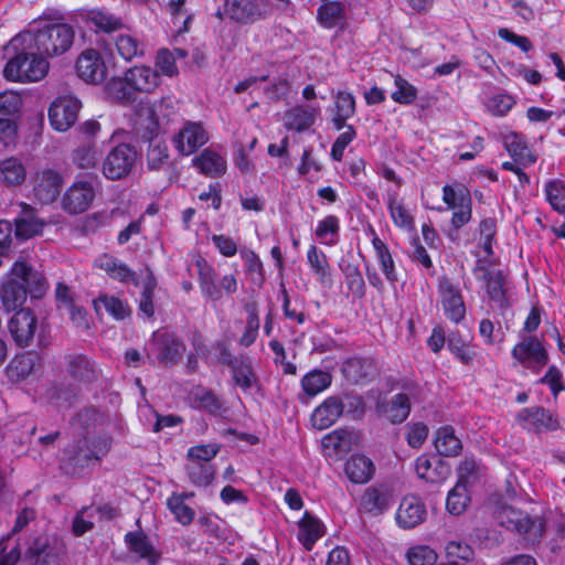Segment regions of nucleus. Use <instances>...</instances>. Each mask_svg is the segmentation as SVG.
<instances>
[{"label": "nucleus", "mask_w": 565, "mask_h": 565, "mask_svg": "<svg viewBox=\"0 0 565 565\" xmlns=\"http://www.w3.org/2000/svg\"><path fill=\"white\" fill-rule=\"evenodd\" d=\"M319 114V106L296 105L285 111L282 125L288 130L302 132L313 126Z\"/></svg>", "instance_id": "22"}, {"label": "nucleus", "mask_w": 565, "mask_h": 565, "mask_svg": "<svg viewBox=\"0 0 565 565\" xmlns=\"http://www.w3.org/2000/svg\"><path fill=\"white\" fill-rule=\"evenodd\" d=\"M81 107V102L74 96L58 97L49 109L51 126L62 132L68 130L76 122Z\"/></svg>", "instance_id": "9"}, {"label": "nucleus", "mask_w": 565, "mask_h": 565, "mask_svg": "<svg viewBox=\"0 0 565 565\" xmlns=\"http://www.w3.org/2000/svg\"><path fill=\"white\" fill-rule=\"evenodd\" d=\"M518 420L523 428L537 434L559 428L558 419L550 411L539 406L521 409L518 414Z\"/></svg>", "instance_id": "16"}, {"label": "nucleus", "mask_w": 565, "mask_h": 565, "mask_svg": "<svg viewBox=\"0 0 565 565\" xmlns=\"http://www.w3.org/2000/svg\"><path fill=\"white\" fill-rule=\"evenodd\" d=\"M62 552L58 539L42 533L30 539L24 557L30 565H58Z\"/></svg>", "instance_id": "6"}, {"label": "nucleus", "mask_w": 565, "mask_h": 565, "mask_svg": "<svg viewBox=\"0 0 565 565\" xmlns=\"http://www.w3.org/2000/svg\"><path fill=\"white\" fill-rule=\"evenodd\" d=\"M76 73L86 83H102L106 77V65L100 54L94 49L83 51L76 61Z\"/></svg>", "instance_id": "13"}, {"label": "nucleus", "mask_w": 565, "mask_h": 565, "mask_svg": "<svg viewBox=\"0 0 565 565\" xmlns=\"http://www.w3.org/2000/svg\"><path fill=\"white\" fill-rule=\"evenodd\" d=\"M157 353L158 361L163 365L177 363L185 351V347L173 334L157 331L149 343Z\"/></svg>", "instance_id": "12"}, {"label": "nucleus", "mask_w": 565, "mask_h": 565, "mask_svg": "<svg viewBox=\"0 0 565 565\" xmlns=\"http://www.w3.org/2000/svg\"><path fill=\"white\" fill-rule=\"evenodd\" d=\"M544 191L546 200L553 210L565 214V180L555 179L546 182Z\"/></svg>", "instance_id": "51"}, {"label": "nucleus", "mask_w": 565, "mask_h": 565, "mask_svg": "<svg viewBox=\"0 0 565 565\" xmlns=\"http://www.w3.org/2000/svg\"><path fill=\"white\" fill-rule=\"evenodd\" d=\"M345 475L353 483H365L374 475L372 460L362 455H353L345 462Z\"/></svg>", "instance_id": "33"}, {"label": "nucleus", "mask_w": 565, "mask_h": 565, "mask_svg": "<svg viewBox=\"0 0 565 565\" xmlns=\"http://www.w3.org/2000/svg\"><path fill=\"white\" fill-rule=\"evenodd\" d=\"M233 377L237 386L243 391L250 390L256 383V375L248 364H238L233 367Z\"/></svg>", "instance_id": "63"}, {"label": "nucleus", "mask_w": 565, "mask_h": 565, "mask_svg": "<svg viewBox=\"0 0 565 565\" xmlns=\"http://www.w3.org/2000/svg\"><path fill=\"white\" fill-rule=\"evenodd\" d=\"M392 503L393 495L387 487L371 486L363 491L359 500V511L377 516L387 511Z\"/></svg>", "instance_id": "14"}, {"label": "nucleus", "mask_w": 565, "mask_h": 565, "mask_svg": "<svg viewBox=\"0 0 565 565\" xmlns=\"http://www.w3.org/2000/svg\"><path fill=\"white\" fill-rule=\"evenodd\" d=\"M443 201L448 210L457 209L472 202L469 192L463 188L445 185L443 188Z\"/></svg>", "instance_id": "58"}, {"label": "nucleus", "mask_w": 565, "mask_h": 565, "mask_svg": "<svg viewBox=\"0 0 565 565\" xmlns=\"http://www.w3.org/2000/svg\"><path fill=\"white\" fill-rule=\"evenodd\" d=\"M209 141V132L202 122L185 121L182 128L173 136L172 143L182 156L194 153Z\"/></svg>", "instance_id": "8"}, {"label": "nucleus", "mask_w": 565, "mask_h": 565, "mask_svg": "<svg viewBox=\"0 0 565 565\" xmlns=\"http://www.w3.org/2000/svg\"><path fill=\"white\" fill-rule=\"evenodd\" d=\"M44 223L36 217L34 210L22 204L21 214L15 218V236L21 239H29L42 232Z\"/></svg>", "instance_id": "32"}, {"label": "nucleus", "mask_w": 565, "mask_h": 565, "mask_svg": "<svg viewBox=\"0 0 565 565\" xmlns=\"http://www.w3.org/2000/svg\"><path fill=\"white\" fill-rule=\"evenodd\" d=\"M111 443L109 435H87L70 444L65 449V456L71 465L88 467L108 454Z\"/></svg>", "instance_id": "4"}, {"label": "nucleus", "mask_w": 565, "mask_h": 565, "mask_svg": "<svg viewBox=\"0 0 565 565\" xmlns=\"http://www.w3.org/2000/svg\"><path fill=\"white\" fill-rule=\"evenodd\" d=\"M26 296L28 292L21 279L13 277L10 273L0 290V298L4 309L7 311L15 310L25 302Z\"/></svg>", "instance_id": "29"}, {"label": "nucleus", "mask_w": 565, "mask_h": 565, "mask_svg": "<svg viewBox=\"0 0 565 565\" xmlns=\"http://www.w3.org/2000/svg\"><path fill=\"white\" fill-rule=\"evenodd\" d=\"M75 32L67 23H50L33 31H25L12 39L18 49H35L45 58L58 56L67 52L74 42Z\"/></svg>", "instance_id": "1"}, {"label": "nucleus", "mask_w": 565, "mask_h": 565, "mask_svg": "<svg viewBox=\"0 0 565 565\" xmlns=\"http://www.w3.org/2000/svg\"><path fill=\"white\" fill-rule=\"evenodd\" d=\"M167 505L179 523L189 525L193 521L194 511L185 503L184 495H171Z\"/></svg>", "instance_id": "54"}, {"label": "nucleus", "mask_w": 565, "mask_h": 565, "mask_svg": "<svg viewBox=\"0 0 565 565\" xmlns=\"http://www.w3.org/2000/svg\"><path fill=\"white\" fill-rule=\"evenodd\" d=\"M95 309L98 311L102 307L115 319L121 320L129 315V308L118 298L100 295L94 300Z\"/></svg>", "instance_id": "53"}, {"label": "nucleus", "mask_w": 565, "mask_h": 565, "mask_svg": "<svg viewBox=\"0 0 565 565\" xmlns=\"http://www.w3.org/2000/svg\"><path fill=\"white\" fill-rule=\"evenodd\" d=\"M497 519L499 523L508 530L519 533L533 532L535 539L542 535L543 524L541 520H532L526 513L514 507H502L497 513Z\"/></svg>", "instance_id": "10"}, {"label": "nucleus", "mask_w": 565, "mask_h": 565, "mask_svg": "<svg viewBox=\"0 0 565 565\" xmlns=\"http://www.w3.org/2000/svg\"><path fill=\"white\" fill-rule=\"evenodd\" d=\"M326 456H340L351 450L352 434L345 429H337L326 435L321 440Z\"/></svg>", "instance_id": "35"}, {"label": "nucleus", "mask_w": 565, "mask_h": 565, "mask_svg": "<svg viewBox=\"0 0 565 565\" xmlns=\"http://www.w3.org/2000/svg\"><path fill=\"white\" fill-rule=\"evenodd\" d=\"M307 259L311 270L318 277V280L326 287L332 286L331 268L327 256L316 246H310L307 252Z\"/></svg>", "instance_id": "40"}, {"label": "nucleus", "mask_w": 565, "mask_h": 565, "mask_svg": "<svg viewBox=\"0 0 565 565\" xmlns=\"http://www.w3.org/2000/svg\"><path fill=\"white\" fill-rule=\"evenodd\" d=\"M370 232L372 234V245L375 250L376 258L380 263L383 274L385 275L388 281H397L395 264L387 245L376 235L375 231L372 227L370 228Z\"/></svg>", "instance_id": "39"}, {"label": "nucleus", "mask_w": 565, "mask_h": 565, "mask_svg": "<svg viewBox=\"0 0 565 565\" xmlns=\"http://www.w3.org/2000/svg\"><path fill=\"white\" fill-rule=\"evenodd\" d=\"M387 209L395 226L411 231L414 228V217L405 205L397 199L396 193L387 194Z\"/></svg>", "instance_id": "41"}, {"label": "nucleus", "mask_w": 565, "mask_h": 565, "mask_svg": "<svg viewBox=\"0 0 565 565\" xmlns=\"http://www.w3.org/2000/svg\"><path fill=\"white\" fill-rule=\"evenodd\" d=\"M169 162V150L164 142H151L147 152V164L150 170L163 169Z\"/></svg>", "instance_id": "56"}, {"label": "nucleus", "mask_w": 565, "mask_h": 565, "mask_svg": "<svg viewBox=\"0 0 565 565\" xmlns=\"http://www.w3.org/2000/svg\"><path fill=\"white\" fill-rule=\"evenodd\" d=\"M36 360V355L32 353L15 356L8 367L9 376L14 381L26 379L33 372Z\"/></svg>", "instance_id": "49"}, {"label": "nucleus", "mask_w": 565, "mask_h": 565, "mask_svg": "<svg viewBox=\"0 0 565 565\" xmlns=\"http://www.w3.org/2000/svg\"><path fill=\"white\" fill-rule=\"evenodd\" d=\"M348 3L344 0H320L317 20L326 29L343 26L347 23Z\"/></svg>", "instance_id": "25"}, {"label": "nucleus", "mask_w": 565, "mask_h": 565, "mask_svg": "<svg viewBox=\"0 0 565 565\" xmlns=\"http://www.w3.org/2000/svg\"><path fill=\"white\" fill-rule=\"evenodd\" d=\"M68 372L73 377L90 382L97 377L98 371L95 364L85 355H73L68 361Z\"/></svg>", "instance_id": "46"}, {"label": "nucleus", "mask_w": 565, "mask_h": 565, "mask_svg": "<svg viewBox=\"0 0 565 565\" xmlns=\"http://www.w3.org/2000/svg\"><path fill=\"white\" fill-rule=\"evenodd\" d=\"M343 407L344 405L340 397H328L313 411L311 415L312 426L319 430L329 428L341 416Z\"/></svg>", "instance_id": "27"}, {"label": "nucleus", "mask_w": 565, "mask_h": 565, "mask_svg": "<svg viewBox=\"0 0 565 565\" xmlns=\"http://www.w3.org/2000/svg\"><path fill=\"white\" fill-rule=\"evenodd\" d=\"M11 275L21 279L26 292L34 299H41L45 296L49 284L40 271L33 270L23 260H15L11 267Z\"/></svg>", "instance_id": "20"}, {"label": "nucleus", "mask_w": 565, "mask_h": 565, "mask_svg": "<svg viewBox=\"0 0 565 565\" xmlns=\"http://www.w3.org/2000/svg\"><path fill=\"white\" fill-rule=\"evenodd\" d=\"M355 113V99L352 94L339 92L335 95V113L332 121L338 130L345 127V121Z\"/></svg>", "instance_id": "42"}, {"label": "nucleus", "mask_w": 565, "mask_h": 565, "mask_svg": "<svg viewBox=\"0 0 565 565\" xmlns=\"http://www.w3.org/2000/svg\"><path fill=\"white\" fill-rule=\"evenodd\" d=\"M435 448L441 456L451 457L460 454L462 445L454 428L444 426L436 433Z\"/></svg>", "instance_id": "38"}, {"label": "nucleus", "mask_w": 565, "mask_h": 565, "mask_svg": "<svg viewBox=\"0 0 565 565\" xmlns=\"http://www.w3.org/2000/svg\"><path fill=\"white\" fill-rule=\"evenodd\" d=\"M218 451L220 446L214 443L196 445L188 449L186 459L188 461L209 463L214 457H216Z\"/></svg>", "instance_id": "61"}, {"label": "nucleus", "mask_w": 565, "mask_h": 565, "mask_svg": "<svg viewBox=\"0 0 565 565\" xmlns=\"http://www.w3.org/2000/svg\"><path fill=\"white\" fill-rule=\"evenodd\" d=\"M86 21L90 22L97 30L111 33L124 28L121 18L104 10H90L86 14Z\"/></svg>", "instance_id": "44"}, {"label": "nucleus", "mask_w": 565, "mask_h": 565, "mask_svg": "<svg viewBox=\"0 0 565 565\" xmlns=\"http://www.w3.org/2000/svg\"><path fill=\"white\" fill-rule=\"evenodd\" d=\"M8 49L14 52V56L7 62L3 70V76L8 81L31 83L41 81L46 76L50 64L35 49L14 47L12 40Z\"/></svg>", "instance_id": "3"}, {"label": "nucleus", "mask_w": 565, "mask_h": 565, "mask_svg": "<svg viewBox=\"0 0 565 565\" xmlns=\"http://www.w3.org/2000/svg\"><path fill=\"white\" fill-rule=\"evenodd\" d=\"M95 265L106 271L108 276L119 281H128L134 276L122 262L110 255H102L95 260Z\"/></svg>", "instance_id": "45"}, {"label": "nucleus", "mask_w": 565, "mask_h": 565, "mask_svg": "<svg viewBox=\"0 0 565 565\" xmlns=\"http://www.w3.org/2000/svg\"><path fill=\"white\" fill-rule=\"evenodd\" d=\"M340 268L350 292L358 298H362L365 294V282L358 265L342 260Z\"/></svg>", "instance_id": "48"}, {"label": "nucleus", "mask_w": 565, "mask_h": 565, "mask_svg": "<svg viewBox=\"0 0 565 565\" xmlns=\"http://www.w3.org/2000/svg\"><path fill=\"white\" fill-rule=\"evenodd\" d=\"M185 469L190 481L196 487H206L214 478V469L210 463L188 461Z\"/></svg>", "instance_id": "52"}, {"label": "nucleus", "mask_w": 565, "mask_h": 565, "mask_svg": "<svg viewBox=\"0 0 565 565\" xmlns=\"http://www.w3.org/2000/svg\"><path fill=\"white\" fill-rule=\"evenodd\" d=\"M514 104L515 100L511 95L498 94L489 99L488 109L492 115L503 117L512 109Z\"/></svg>", "instance_id": "64"}, {"label": "nucleus", "mask_w": 565, "mask_h": 565, "mask_svg": "<svg viewBox=\"0 0 565 565\" xmlns=\"http://www.w3.org/2000/svg\"><path fill=\"white\" fill-rule=\"evenodd\" d=\"M115 47L118 55L129 62L145 54V45L131 34H119L115 39Z\"/></svg>", "instance_id": "43"}, {"label": "nucleus", "mask_w": 565, "mask_h": 565, "mask_svg": "<svg viewBox=\"0 0 565 565\" xmlns=\"http://www.w3.org/2000/svg\"><path fill=\"white\" fill-rule=\"evenodd\" d=\"M473 274L478 280L486 281V292L491 301L497 303L500 308L508 306L504 276L501 270L490 269L484 265H478Z\"/></svg>", "instance_id": "18"}, {"label": "nucleus", "mask_w": 565, "mask_h": 565, "mask_svg": "<svg viewBox=\"0 0 565 565\" xmlns=\"http://www.w3.org/2000/svg\"><path fill=\"white\" fill-rule=\"evenodd\" d=\"M446 555L451 563L455 564V561L461 559L465 562H469L473 558V550L469 544L462 541H450L445 546Z\"/></svg>", "instance_id": "62"}, {"label": "nucleus", "mask_w": 565, "mask_h": 565, "mask_svg": "<svg viewBox=\"0 0 565 565\" xmlns=\"http://www.w3.org/2000/svg\"><path fill=\"white\" fill-rule=\"evenodd\" d=\"M136 160V149L127 143H120L104 159L103 173L107 179L119 180L130 173Z\"/></svg>", "instance_id": "7"}, {"label": "nucleus", "mask_w": 565, "mask_h": 565, "mask_svg": "<svg viewBox=\"0 0 565 565\" xmlns=\"http://www.w3.org/2000/svg\"><path fill=\"white\" fill-rule=\"evenodd\" d=\"M406 557L409 565H434L437 561L435 551L426 545L411 547Z\"/></svg>", "instance_id": "59"}, {"label": "nucleus", "mask_w": 565, "mask_h": 565, "mask_svg": "<svg viewBox=\"0 0 565 565\" xmlns=\"http://www.w3.org/2000/svg\"><path fill=\"white\" fill-rule=\"evenodd\" d=\"M124 541L130 553L140 559H145L149 565H157L160 561L161 553L142 531L126 533Z\"/></svg>", "instance_id": "23"}, {"label": "nucleus", "mask_w": 565, "mask_h": 565, "mask_svg": "<svg viewBox=\"0 0 565 565\" xmlns=\"http://www.w3.org/2000/svg\"><path fill=\"white\" fill-rule=\"evenodd\" d=\"M339 220L334 215H328L318 223L316 236L324 244L332 245L339 232Z\"/></svg>", "instance_id": "57"}, {"label": "nucleus", "mask_w": 565, "mask_h": 565, "mask_svg": "<svg viewBox=\"0 0 565 565\" xmlns=\"http://www.w3.org/2000/svg\"><path fill=\"white\" fill-rule=\"evenodd\" d=\"M332 376L321 370H312L301 380L302 390L309 396H316L331 385Z\"/></svg>", "instance_id": "47"}, {"label": "nucleus", "mask_w": 565, "mask_h": 565, "mask_svg": "<svg viewBox=\"0 0 565 565\" xmlns=\"http://www.w3.org/2000/svg\"><path fill=\"white\" fill-rule=\"evenodd\" d=\"M469 501L470 497L466 484L457 482L448 493L446 501L447 511L452 515H460L466 511Z\"/></svg>", "instance_id": "50"}, {"label": "nucleus", "mask_w": 565, "mask_h": 565, "mask_svg": "<svg viewBox=\"0 0 565 565\" xmlns=\"http://www.w3.org/2000/svg\"><path fill=\"white\" fill-rule=\"evenodd\" d=\"M298 540L307 551L323 535V525L319 520L306 512L298 523Z\"/></svg>", "instance_id": "37"}, {"label": "nucleus", "mask_w": 565, "mask_h": 565, "mask_svg": "<svg viewBox=\"0 0 565 565\" xmlns=\"http://www.w3.org/2000/svg\"><path fill=\"white\" fill-rule=\"evenodd\" d=\"M512 355L523 364L531 363L543 366L547 363V353L535 337L524 338L513 348Z\"/></svg>", "instance_id": "26"}, {"label": "nucleus", "mask_w": 565, "mask_h": 565, "mask_svg": "<svg viewBox=\"0 0 565 565\" xmlns=\"http://www.w3.org/2000/svg\"><path fill=\"white\" fill-rule=\"evenodd\" d=\"M63 180L54 170L45 169L35 173L33 192L36 200L43 204L54 202L61 193Z\"/></svg>", "instance_id": "17"}, {"label": "nucleus", "mask_w": 565, "mask_h": 565, "mask_svg": "<svg viewBox=\"0 0 565 565\" xmlns=\"http://www.w3.org/2000/svg\"><path fill=\"white\" fill-rule=\"evenodd\" d=\"M73 162L81 169L95 168L98 162V151L95 145L87 142L77 147L73 152Z\"/></svg>", "instance_id": "55"}, {"label": "nucleus", "mask_w": 565, "mask_h": 565, "mask_svg": "<svg viewBox=\"0 0 565 565\" xmlns=\"http://www.w3.org/2000/svg\"><path fill=\"white\" fill-rule=\"evenodd\" d=\"M160 85V74L146 65H136L128 68L122 76L110 78L106 86V94L117 103H130L137 93L150 94Z\"/></svg>", "instance_id": "2"}, {"label": "nucleus", "mask_w": 565, "mask_h": 565, "mask_svg": "<svg viewBox=\"0 0 565 565\" xmlns=\"http://www.w3.org/2000/svg\"><path fill=\"white\" fill-rule=\"evenodd\" d=\"M427 516L425 503L416 495L403 498L396 511V522L403 529H413L422 524Z\"/></svg>", "instance_id": "21"}, {"label": "nucleus", "mask_w": 565, "mask_h": 565, "mask_svg": "<svg viewBox=\"0 0 565 565\" xmlns=\"http://www.w3.org/2000/svg\"><path fill=\"white\" fill-rule=\"evenodd\" d=\"M192 162L200 173L210 178L220 177L226 171V160L212 149L203 150Z\"/></svg>", "instance_id": "30"}, {"label": "nucleus", "mask_w": 565, "mask_h": 565, "mask_svg": "<svg viewBox=\"0 0 565 565\" xmlns=\"http://www.w3.org/2000/svg\"><path fill=\"white\" fill-rule=\"evenodd\" d=\"M415 471L420 479L435 483L449 477L450 467L437 457L422 455L415 462Z\"/></svg>", "instance_id": "28"}, {"label": "nucleus", "mask_w": 565, "mask_h": 565, "mask_svg": "<svg viewBox=\"0 0 565 565\" xmlns=\"http://www.w3.org/2000/svg\"><path fill=\"white\" fill-rule=\"evenodd\" d=\"M190 404L198 409H204L212 415H220L223 411L222 401L211 391L196 386L189 394Z\"/></svg>", "instance_id": "34"}, {"label": "nucleus", "mask_w": 565, "mask_h": 565, "mask_svg": "<svg viewBox=\"0 0 565 565\" xmlns=\"http://www.w3.org/2000/svg\"><path fill=\"white\" fill-rule=\"evenodd\" d=\"M396 90L391 94V98L398 104H412L417 97V89L402 76L397 75L394 79Z\"/></svg>", "instance_id": "60"}, {"label": "nucleus", "mask_w": 565, "mask_h": 565, "mask_svg": "<svg viewBox=\"0 0 565 565\" xmlns=\"http://www.w3.org/2000/svg\"><path fill=\"white\" fill-rule=\"evenodd\" d=\"M9 331L20 347H26L33 340L38 329V319L30 309L17 311L8 323Z\"/></svg>", "instance_id": "15"}, {"label": "nucleus", "mask_w": 565, "mask_h": 565, "mask_svg": "<svg viewBox=\"0 0 565 565\" xmlns=\"http://www.w3.org/2000/svg\"><path fill=\"white\" fill-rule=\"evenodd\" d=\"M438 294L446 317L456 323L463 320L466 306L459 287L443 278L438 285Z\"/></svg>", "instance_id": "11"}, {"label": "nucleus", "mask_w": 565, "mask_h": 565, "mask_svg": "<svg viewBox=\"0 0 565 565\" xmlns=\"http://www.w3.org/2000/svg\"><path fill=\"white\" fill-rule=\"evenodd\" d=\"M94 196V188L89 182H75L63 196V209L70 214L83 213L89 207Z\"/></svg>", "instance_id": "19"}, {"label": "nucleus", "mask_w": 565, "mask_h": 565, "mask_svg": "<svg viewBox=\"0 0 565 565\" xmlns=\"http://www.w3.org/2000/svg\"><path fill=\"white\" fill-rule=\"evenodd\" d=\"M260 0H213L211 9L218 20L250 24L264 17Z\"/></svg>", "instance_id": "5"}, {"label": "nucleus", "mask_w": 565, "mask_h": 565, "mask_svg": "<svg viewBox=\"0 0 565 565\" xmlns=\"http://www.w3.org/2000/svg\"><path fill=\"white\" fill-rule=\"evenodd\" d=\"M1 182L7 186L21 185L26 179V168L17 157H9L0 161Z\"/></svg>", "instance_id": "36"}, {"label": "nucleus", "mask_w": 565, "mask_h": 565, "mask_svg": "<svg viewBox=\"0 0 565 565\" xmlns=\"http://www.w3.org/2000/svg\"><path fill=\"white\" fill-rule=\"evenodd\" d=\"M504 147L513 160L522 167H529L537 159V156L527 147L524 137L516 132H510L504 137Z\"/></svg>", "instance_id": "31"}, {"label": "nucleus", "mask_w": 565, "mask_h": 565, "mask_svg": "<svg viewBox=\"0 0 565 565\" xmlns=\"http://www.w3.org/2000/svg\"><path fill=\"white\" fill-rule=\"evenodd\" d=\"M132 122L136 132L142 138L150 139L157 132L161 122L151 100H141L136 105Z\"/></svg>", "instance_id": "24"}]
</instances>
